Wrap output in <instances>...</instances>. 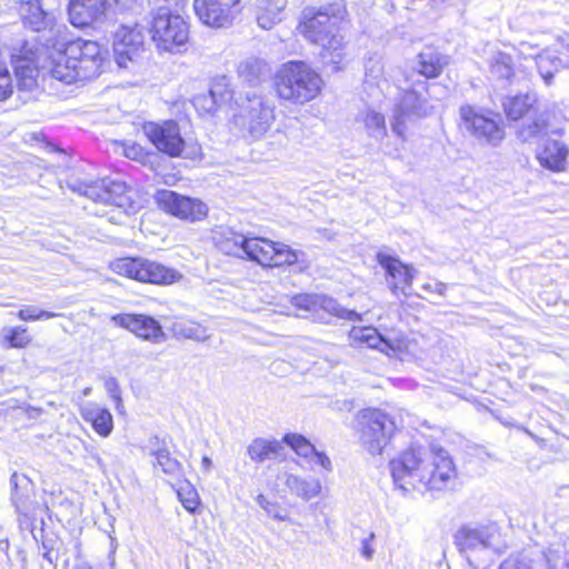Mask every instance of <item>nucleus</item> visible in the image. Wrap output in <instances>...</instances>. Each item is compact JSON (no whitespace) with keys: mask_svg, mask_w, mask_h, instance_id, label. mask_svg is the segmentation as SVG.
Listing matches in <instances>:
<instances>
[{"mask_svg":"<svg viewBox=\"0 0 569 569\" xmlns=\"http://www.w3.org/2000/svg\"><path fill=\"white\" fill-rule=\"evenodd\" d=\"M395 485L405 492L452 488L457 470L449 452L438 445H412L389 462Z\"/></svg>","mask_w":569,"mask_h":569,"instance_id":"1","label":"nucleus"},{"mask_svg":"<svg viewBox=\"0 0 569 569\" xmlns=\"http://www.w3.org/2000/svg\"><path fill=\"white\" fill-rule=\"evenodd\" d=\"M66 27L56 26L50 29L51 38L50 74L64 83L90 80L102 71L107 58L104 50L98 42L77 39L69 41L64 37Z\"/></svg>","mask_w":569,"mask_h":569,"instance_id":"2","label":"nucleus"},{"mask_svg":"<svg viewBox=\"0 0 569 569\" xmlns=\"http://www.w3.org/2000/svg\"><path fill=\"white\" fill-rule=\"evenodd\" d=\"M347 16L346 6L339 2L329 3L319 8L309 7L302 11L298 31L311 43L321 48L320 56L323 62L333 64L339 69L343 61L345 37L341 24Z\"/></svg>","mask_w":569,"mask_h":569,"instance_id":"3","label":"nucleus"},{"mask_svg":"<svg viewBox=\"0 0 569 569\" xmlns=\"http://www.w3.org/2000/svg\"><path fill=\"white\" fill-rule=\"evenodd\" d=\"M323 81L320 74L305 61H288L277 71V96L293 104H305L317 98Z\"/></svg>","mask_w":569,"mask_h":569,"instance_id":"4","label":"nucleus"},{"mask_svg":"<svg viewBox=\"0 0 569 569\" xmlns=\"http://www.w3.org/2000/svg\"><path fill=\"white\" fill-rule=\"evenodd\" d=\"M455 543L470 562L488 560L491 555H498L506 548L501 529L493 521L461 526L455 535Z\"/></svg>","mask_w":569,"mask_h":569,"instance_id":"5","label":"nucleus"},{"mask_svg":"<svg viewBox=\"0 0 569 569\" xmlns=\"http://www.w3.org/2000/svg\"><path fill=\"white\" fill-rule=\"evenodd\" d=\"M51 37L46 38V47L38 49L26 42L19 50L12 54V64L19 90L32 91L38 86L40 69L48 70L50 73Z\"/></svg>","mask_w":569,"mask_h":569,"instance_id":"6","label":"nucleus"},{"mask_svg":"<svg viewBox=\"0 0 569 569\" xmlns=\"http://www.w3.org/2000/svg\"><path fill=\"white\" fill-rule=\"evenodd\" d=\"M150 33L157 48L168 52H179L189 39L187 22L168 7H159L152 13Z\"/></svg>","mask_w":569,"mask_h":569,"instance_id":"7","label":"nucleus"},{"mask_svg":"<svg viewBox=\"0 0 569 569\" xmlns=\"http://www.w3.org/2000/svg\"><path fill=\"white\" fill-rule=\"evenodd\" d=\"M432 107L428 101L427 83L421 81L418 89H406L398 99L392 113L391 129L400 138H405L408 126L420 118L427 117Z\"/></svg>","mask_w":569,"mask_h":569,"instance_id":"8","label":"nucleus"},{"mask_svg":"<svg viewBox=\"0 0 569 569\" xmlns=\"http://www.w3.org/2000/svg\"><path fill=\"white\" fill-rule=\"evenodd\" d=\"M143 131L159 151L170 157L196 159L201 154V147L186 142L174 121H166L161 124L149 122L143 126Z\"/></svg>","mask_w":569,"mask_h":569,"instance_id":"9","label":"nucleus"},{"mask_svg":"<svg viewBox=\"0 0 569 569\" xmlns=\"http://www.w3.org/2000/svg\"><path fill=\"white\" fill-rule=\"evenodd\" d=\"M360 440L371 455H380L396 431L392 417L379 409H366L359 416Z\"/></svg>","mask_w":569,"mask_h":569,"instance_id":"10","label":"nucleus"},{"mask_svg":"<svg viewBox=\"0 0 569 569\" xmlns=\"http://www.w3.org/2000/svg\"><path fill=\"white\" fill-rule=\"evenodd\" d=\"M111 269L120 276L154 284H170L181 277L174 269L142 258L117 259L111 262Z\"/></svg>","mask_w":569,"mask_h":569,"instance_id":"11","label":"nucleus"},{"mask_svg":"<svg viewBox=\"0 0 569 569\" xmlns=\"http://www.w3.org/2000/svg\"><path fill=\"white\" fill-rule=\"evenodd\" d=\"M72 190L93 202L107 203L122 209L126 214L136 211V206L129 194L130 191L122 181L106 178L91 182H79L72 186Z\"/></svg>","mask_w":569,"mask_h":569,"instance_id":"12","label":"nucleus"},{"mask_svg":"<svg viewBox=\"0 0 569 569\" xmlns=\"http://www.w3.org/2000/svg\"><path fill=\"white\" fill-rule=\"evenodd\" d=\"M144 51V38L137 26H120L113 34V52L120 68H128Z\"/></svg>","mask_w":569,"mask_h":569,"instance_id":"13","label":"nucleus"},{"mask_svg":"<svg viewBox=\"0 0 569 569\" xmlns=\"http://www.w3.org/2000/svg\"><path fill=\"white\" fill-rule=\"evenodd\" d=\"M377 262L386 271V280L391 292L395 296H410L416 269L383 250L377 252Z\"/></svg>","mask_w":569,"mask_h":569,"instance_id":"14","label":"nucleus"},{"mask_svg":"<svg viewBox=\"0 0 569 569\" xmlns=\"http://www.w3.org/2000/svg\"><path fill=\"white\" fill-rule=\"evenodd\" d=\"M240 0H194L193 8L199 20L212 28H227L239 12Z\"/></svg>","mask_w":569,"mask_h":569,"instance_id":"15","label":"nucleus"},{"mask_svg":"<svg viewBox=\"0 0 569 569\" xmlns=\"http://www.w3.org/2000/svg\"><path fill=\"white\" fill-rule=\"evenodd\" d=\"M111 321L129 330L138 338L153 345H159L167 340L162 326L151 316L143 313H119L112 316Z\"/></svg>","mask_w":569,"mask_h":569,"instance_id":"16","label":"nucleus"},{"mask_svg":"<svg viewBox=\"0 0 569 569\" xmlns=\"http://www.w3.org/2000/svg\"><path fill=\"white\" fill-rule=\"evenodd\" d=\"M157 202L167 212L180 219L197 221L206 217L207 206L197 199L180 196L171 190H160Z\"/></svg>","mask_w":569,"mask_h":569,"instance_id":"17","label":"nucleus"},{"mask_svg":"<svg viewBox=\"0 0 569 569\" xmlns=\"http://www.w3.org/2000/svg\"><path fill=\"white\" fill-rule=\"evenodd\" d=\"M460 116L466 129L477 139L493 147L505 139L503 128L493 119L478 113L472 107H462Z\"/></svg>","mask_w":569,"mask_h":569,"instance_id":"18","label":"nucleus"},{"mask_svg":"<svg viewBox=\"0 0 569 569\" xmlns=\"http://www.w3.org/2000/svg\"><path fill=\"white\" fill-rule=\"evenodd\" d=\"M295 306L299 309L316 312L319 309L326 311L330 316L348 320V321H361L362 317L355 310L343 308L331 297L327 296H298L293 299Z\"/></svg>","mask_w":569,"mask_h":569,"instance_id":"19","label":"nucleus"},{"mask_svg":"<svg viewBox=\"0 0 569 569\" xmlns=\"http://www.w3.org/2000/svg\"><path fill=\"white\" fill-rule=\"evenodd\" d=\"M243 112L241 118H243L253 138L263 136L274 120L273 109L266 104L261 97L256 94L252 98H248Z\"/></svg>","mask_w":569,"mask_h":569,"instance_id":"20","label":"nucleus"},{"mask_svg":"<svg viewBox=\"0 0 569 569\" xmlns=\"http://www.w3.org/2000/svg\"><path fill=\"white\" fill-rule=\"evenodd\" d=\"M107 6V0H70V22L78 28L92 26L104 17Z\"/></svg>","mask_w":569,"mask_h":569,"instance_id":"21","label":"nucleus"},{"mask_svg":"<svg viewBox=\"0 0 569 569\" xmlns=\"http://www.w3.org/2000/svg\"><path fill=\"white\" fill-rule=\"evenodd\" d=\"M536 156L541 167L559 172L566 168L569 147L559 139L548 138L537 149Z\"/></svg>","mask_w":569,"mask_h":569,"instance_id":"22","label":"nucleus"},{"mask_svg":"<svg viewBox=\"0 0 569 569\" xmlns=\"http://www.w3.org/2000/svg\"><path fill=\"white\" fill-rule=\"evenodd\" d=\"M283 442L298 456L305 458L307 462L317 465L326 471L332 470L330 458L325 452L318 451L306 437L298 433H287L283 437Z\"/></svg>","mask_w":569,"mask_h":569,"instance_id":"23","label":"nucleus"},{"mask_svg":"<svg viewBox=\"0 0 569 569\" xmlns=\"http://www.w3.org/2000/svg\"><path fill=\"white\" fill-rule=\"evenodd\" d=\"M350 337L355 341L363 343L369 348L378 349L386 355H390V352L396 353L397 351H401L400 341L391 342L390 340L382 337L373 327L352 328V330L350 331Z\"/></svg>","mask_w":569,"mask_h":569,"instance_id":"24","label":"nucleus"},{"mask_svg":"<svg viewBox=\"0 0 569 569\" xmlns=\"http://www.w3.org/2000/svg\"><path fill=\"white\" fill-rule=\"evenodd\" d=\"M80 413L99 436L106 438L112 432L113 418L108 409L94 402H87L81 407Z\"/></svg>","mask_w":569,"mask_h":569,"instance_id":"25","label":"nucleus"},{"mask_svg":"<svg viewBox=\"0 0 569 569\" xmlns=\"http://www.w3.org/2000/svg\"><path fill=\"white\" fill-rule=\"evenodd\" d=\"M11 485V502L16 511L24 517H28L32 509V501L30 499L31 482L24 475L13 472L10 478Z\"/></svg>","mask_w":569,"mask_h":569,"instance_id":"26","label":"nucleus"},{"mask_svg":"<svg viewBox=\"0 0 569 569\" xmlns=\"http://www.w3.org/2000/svg\"><path fill=\"white\" fill-rule=\"evenodd\" d=\"M274 241L261 237H248L244 246L243 258L257 262L262 267H272Z\"/></svg>","mask_w":569,"mask_h":569,"instance_id":"27","label":"nucleus"},{"mask_svg":"<svg viewBox=\"0 0 569 569\" xmlns=\"http://www.w3.org/2000/svg\"><path fill=\"white\" fill-rule=\"evenodd\" d=\"M284 450L283 445L276 439L256 438L247 447V453L253 462L278 459Z\"/></svg>","mask_w":569,"mask_h":569,"instance_id":"28","label":"nucleus"},{"mask_svg":"<svg viewBox=\"0 0 569 569\" xmlns=\"http://www.w3.org/2000/svg\"><path fill=\"white\" fill-rule=\"evenodd\" d=\"M247 239V236L232 229L216 231L213 236L214 244L219 251L238 258H243Z\"/></svg>","mask_w":569,"mask_h":569,"instance_id":"29","label":"nucleus"},{"mask_svg":"<svg viewBox=\"0 0 569 569\" xmlns=\"http://www.w3.org/2000/svg\"><path fill=\"white\" fill-rule=\"evenodd\" d=\"M23 23L40 32L49 26V14L42 9L40 0H21L19 8Z\"/></svg>","mask_w":569,"mask_h":569,"instance_id":"30","label":"nucleus"},{"mask_svg":"<svg viewBox=\"0 0 569 569\" xmlns=\"http://www.w3.org/2000/svg\"><path fill=\"white\" fill-rule=\"evenodd\" d=\"M284 485L291 495L309 501L321 492V482L316 478H302L297 475L286 473Z\"/></svg>","mask_w":569,"mask_h":569,"instance_id":"31","label":"nucleus"},{"mask_svg":"<svg viewBox=\"0 0 569 569\" xmlns=\"http://www.w3.org/2000/svg\"><path fill=\"white\" fill-rule=\"evenodd\" d=\"M446 61L443 57L433 49L420 52L412 64V73L417 72L425 78H436L441 73Z\"/></svg>","mask_w":569,"mask_h":569,"instance_id":"32","label":"nucleus"},{"mask_svg":"<svg viewBox=\"0 0 569 569\" xmlns=\"http://www.w3.org/2000/svg\"><path fill=\"white\" fill-rule=\"evenodd\" d=\"M287 0H261L258 6L257 22L260 28L270 30L282 20Z\"/></svg>","mask_w":569,"mask_h":569,"instance_id":"33","label":"nucleus"},{"mask_svg":"<svg viewBox=\"0 0 569 569\" xmlns=\"http://www.w3.org/2000/svg\"><path fill=\"white\" fill-rule=\"evenodd\" d=\"M237 71L240 79L250 86H256L268 77L270 68L264 60L257 57H249L239 63Z\"/></svg>","mask_w":569,"mask_h":569,"instance_id":"34","label":"nucleus"},{"mask_svg":"<svg viewBox=\"0 0 569 569\" xmlns=\"http://www.w3.org/2000/svg\"><path fill=\"white\" fill-rule=\"evenodd\" d=\"M536 63L545 83L550 84L555 73L558 72L561 68H565L568 64V60L562 59L557 53V50L547 49L543 52H539L537 54Z\"/></svg>","mask_w":569,"mask_h":569,"instance_id":"35","label":"nucleus"},{"mask_svg":"<svg viewBox=\"0 0 569 569\" xmlns=\"http://www.w3.org/2000/svg\"><path fill=\"white\" fill-rule=\"evenodd\" d=\"M548 123L542 114L526 119L517 130L518 139L525 143L539 142L547 134Z\"/></svg>","mask_w":569,"mask_h":569,"instance_id":"36","label":"nucleus"},{"mask_svg":"<svg viewBox=\"0 0 569 569\" xmlns=\"http://www.w3.org/2000/svg\"><path fill=\"white\" fill-rule=\"evenodd\" d=\"M358 121L362 122L369 137L380 141L387 134L386 120L382 113L366 110L358 116Z\"/></svg>","mask_w":569,"mask_h":569,"instance_id":"37","label":"nucleus"},{"mask_svg":"<svg viewBox=\"0 0 569 569\" xmlns=\"http://www.w3.org/2000/svg\"><path fill=\"white\" fill-rule=\"evenodd\" d=\"M150 456L154 458L153 466L159 467L163 473L173 477L181 473V463L170 456V452L166 447H151Z\"/></svg>","mask_w":569,"mask_h":569,"instance_id":"38","label":"nucleus"},{"mask_svg":"<svg viewBox=\"0 0 569 569\" xmlns=\"http://www.w3.org/2000/svg\"><path fill=\"white\" fill-rule=\"evenodd\" d=\"M536 102L533 94L516 96L505 103V111L509 119L518 120L532 111Z\"/></svg>","mask_w":569,"mask_h":569,"instance_id":"39","label":"nucleus"},{"mask_svg":"<svg viewBox=\"0 0 569 569\" xmlns=\"http://www.w3.org/2000/svg\"><path fill=\"white\" fill-rule=\"evenodd\" d=\"M172 330L174 336L178 338L192 339L196 341H206L210 337L208 330L203 326L189 320L176 322Z\"/></svg>","mask_w":569,"mask_h":569,"instance_id":"40","label":"nucleus"},{"mask_svg":"<svg viewBox=\"0 0 569 569\" xmlns=\"http://www.w3.org/2000/svg\"><path fill=\"white\" fill-rule=\"evenodd\" d=\"M490 72L498 79H510L513 76L511 57L503 52L495 53L490 60Z\"/></svg>","mask_w":569,"mask_h":569,"instance_id":"41","label":"nucleus"},{"mask_svg":"<svg viewBox=\"0 0 569 569\" xmlns=\"http://www.w3.org/2000/svg\"><path fill=\"white\" fill-rule=\"evenodd\" d=\"M224 100V93L219 89V84L217 83L211 87L208 94L197 96L193 99V104L198 110L210 113Z\"/></svg>","mask_w":569,"mask_h":569,"instance_id":"42","label":"nucleus"},{"mask_svg":"<svg viewBox=\"0 0 569 569\" xmlns=\"http://www.w3.org/2000/svg\"><path fill=\"white\" fill-rule=\"evenodd\" d=\"M273 248L272 267L292 266L299 261L300 256H303V252L293 250L282 242H274Z\"/></svg>","mask_w":569,"mask_h":569,"instance_id":"43","label":"nucleus"},{"mask_svg":"<svg viewBox=\"0 0 569 569\" xmlns=\"http://www.w3.org/2000/svg\"><path fill=\"white\" fill-rule=\"evenodd\" d=\"M177 495L183 508L194 513L200 505V498L194 487L187 480L181 481L177 488Z\"/></svg>","mask_w":569,"mask_h":569,"instance_id":"44","label":"nucleus"},{"mask_svg":"<svg viewBox=\"0 0 569 569\" xmlns=\"http://www.w3.org/2000/svg\"><path fill=\"white\" fill-rule=\"evenodd\" d=\"M2 335L10 348H24L31 341V338L28 336V329L21 326L3 328Z\"/></svg>","mask_w":569,"mask_h":569,"instance_id":"45","label":"nucleus"},{"mask_svg":"<svg viewBox=\"0 0 569 569\" xmlns=\"http://www.w3.org/2000/svg\"><path fill=\"white\" fill-rule=\"evenodd\" d=\"M59 317V313L40 310L34 306H26L18 312V318L22 321L48 320Z\"/></svg>","mask_w":569,"mask_h":569,"instance_id":"46","label":"nucleus"},{"mask_svg":"<svg viewBox=\"0 0 569 569\" xmlns=\"http://www.w3.org/2000/svg\"><path fill=\"white\" fill-rule=\"evenodd\" d=\"M498 569H533L532 561L523 555H513L505 559Z\"/></svg>","mask_w":569,"mask_h":569,"instance_id":"47","label":"nucleus"},{"mask_svg":"<svg viewBox=\"0 0 569 569\" xmlns=\"http://www.w3.org/2000/svg\"><path fill=\"white\" fill-rule=\"evenodd\" d=\"M12 93V81L7 68L0 70V101H4Z\"/></svg>","mask_w":569,"mask_h":569,"instance_id":"48","label":"nucleus"},{"mask_svg":"<svg viewBox=\"0 0 569 569\" xmlns=\"http://www.w3.org/2000/svg\"><path fill=\"white\" fill-rule=\"evenodd\" d=\"M106 389H107L108 393L110 395V397L114 400L117 410L120 411L123 408V405H122V400H121V396H120V387L118 385L117 379L109 378L106 381Z\"/></svg>","mask_w":569,"mask_h":569,"instance_id":"49","label":"nucleus"},{"mask_svg":"<svg viewBox=\"0 0 569 569\" xmlns=\"http://www.w3.org/2000/svg\"><path fill=\"white\" fill-rule=\"evenodd\" d=\"M256 501L260 508H262L264 511H267V513L272 516L274 519H278L281 521H283L286 519L284 516H282L278 512H274L276 506L273 503H271L264 495H262V493L258 495V497L256 498Z\"/></svg>","mask_w":569,"mask_h":569,"instance_id":"50","label":"nucleus"},{"mask_svg":"<svg viewBox=\"0 0 569 569\" xmlns=\"http://www.w3.org/2000/svg\"><path fill=\"white\" fill-rule=\"evenodd\" d=\"M537 49H538V44H535V43H531L528 41H521L517 46V50H518L519 54H521L523 58H535L536 59L537 54L539 53L537 51Z\"/></svg>","mask_w":569,"mask_h":569,"instance_id":"51","label":"nucleus"},{"mask_svg":"<svg viewBox=\"0 0 569 569\" xmlns=\"http://www.w3.org/2000/svg\"><path fill=\"white\" fill-rule=\"evenodd\" d=\"M375 535L370 533L367 538H363L361 541V556L367 560H371L375 553V549L372 547Z\"/></svg>","mask_w":569,"mask_h":569,"instance_id":"52","label":"nucleus"},{"mask_svg":"<svg viewBox=\"0 0 569 569\" xmlns=\"http://www.w3.org/2000/svg\"><path fill=\"white\" fill-rule=\"evenodd\" d=\"M124 156L129 159L139 160L143 157V151L141 147L132 143L124 147Z\"/></svg>","mask_w":569,"mask_h":569,"instance_id":"53","label":"nucleus"},{"mask_svg":"<svg viewBox=\"0 0 569 569\" xmlns=\"http://www.w3.org/2000/svg\"><path fill=\"white\" fill-rule=\"evenodd\" d=\"M212 467V461L209 457L204 456L201 460V468L206 471V472H209L210 469Z\"/></svg>","mask_w":569,"mask_h":569,"instance_id":"54","label":"nucleus"},{"mask_svg":"<svg viewBox=\"0 0 569 569\" xmlns=\"http://www.w3.org/2000/svg\"><path fill=\"white\" fill-rule=\"evenodd\" d=\"M447 290V286L442 282H437L435 286V291L440 296H443Z\"/></svg>","mask_w":569,"mask_h":569,"instance_id":"55","label":"nucleus"},{"mask_svg":"<svg viewBox=\"0 0 569 569\" xmlns=\"http://www.w3.org/2000/svg\"><path fill=\"white\" fill-rule=\"evenodd\" d=\"M561 46L567 48V50L569 51V34L561 38Z\"/></svg>","mask_w":569,"mask_h":569,"instance_id":"56","label":"nucleus"},{"mask_svg":"<svg viewBox=\"0 0 569 569\" xmlns=\"http://www.w3.org/2000/svg\"><path fill=\"white\" fill-rule=\"evenodd\" d=\"M51 552H52V551H51V549H49L48 551H46V552L43 553V558H46L50 563H53V559H52V557H51Z\"/></svg>","mask_w":569,"mask_h":569,"instance_id":"57","label":"nucleus"},{"mask_svg":"<svg viewBox=\"0 0 569 569\" xmlns=\"http://www.w3.org/2000/svg\"><path fill=\"white\" fill-rule=\"evenodd\" d=\"M92 458L97 461V463H98L99 466H102V460H101V458H100L97 453H93V455H92Z\"/></svg>","mask_w":569,"mask_h":569,"instance_id":"58","label":"nucleus"},{"mask_svg":"<svg viewBox=\"0 0 569 569\" xmlns=\"http://www.w3.org/2000/svg\"><path fill=\"white\" fill-rule=\"evenodd\" d=\"M42 547L46 549V551H48L49 549H51V550L53 549L52 546L49 545L48 540L42 542Z\"/></svg>","mask_w":569,"mask_h":569,"instance_id":"59","label":"nucleus"},{"mask_svg":"<svg viewBox=\"0 0 569 569\" xmlns=\"http://www.w3.org/2000/svg\"><path fill=\"white\" fill-rule=\"evenodd\" d=\"M90 393H91V388H89V387H88V388H86V389L83 390V395H84V396H89Z\"/></svg>","mask_w":569,"mask_h":569,"instance_id":"60","label":"nucleus"},{"mask_svg":"<svg viewBox=\"0 0 569 569\" xmlns=\"http://www.w3.org/2000/svg\"><path fill=\"white\" fill-rule=\"evenodd\" d=\"M423 289H425V290H428V291H431V290H432L431 284H429V283H428V284H425V286H423Z\"/></svg>","mask_w":569,"mask_h":569,"instance_id":"61","label":"nucleus"}]
</instances>
